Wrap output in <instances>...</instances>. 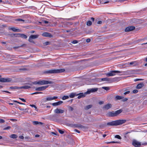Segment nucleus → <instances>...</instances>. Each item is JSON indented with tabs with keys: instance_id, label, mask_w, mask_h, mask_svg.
I'll list each match as a JSON object with an SVG mask.
<instances>
[{
	"instance_id": "1",
	"label": "nucleus",
	"mask_w": 147,
	"mask_h": 147,
	"mask_svg": "<svg viewBox=\"0 0 147 147\" xmlns=\"http://www.w3.org/2000/svg\"><path fill=\"white\" fill-rule=\"evenodd\" d=\"M132 70H127L126 71H112L109 73H107L106 75L108 77L113 76L115 75V74L114 73H121V75H124L127 73H129L132 72Z\"/></svg>"
},
{
	"instance_id": "2",
	"label": "nucleus",
	"mask_w": 147,
	"mask_h": 147,
	"mask_svg": "<svg viewBox=\"0 0 147 147\" xmlns=\"http://www.w3.org/2000/svg\"><path fill=\"white\" fill-rule=\"evenodd\" d=\"M126 121V120L125 119H119L108 122L107 123V125L108 126H116L125 123Z\"/></svg>"
},
{
	"instance_id": "3",
	"label": "nucleus",
	"mask_w": 147,
	"mask_h": 147,
	"mask_svg": "<svg viewBox=\"0 0 147 147\" xmlns=\"http://www.w3.org/2000/svg\"><path fill=\"white\" fill-rule=\"evenodd\" d=\"M123 111L121 109H120L116 111H112L111 112H108L106 114V115L109 117H114L118 115Z\"/></svg>"
},
{
	"instance_id": "4",
	"label": "nucleus",
	"mask_w": 147,
	"mask_h": 147,
	"mask_svg": "<svg viewBox=\"0 0 147 147\" xmlns=\"http://www.w3.org/2000/svg\"><path fill=\"white\" fill-rule=\"evenodd\" d=\"M65 71V69H51L45 71L44 73L46 74H56L64 72Z\"/></svg>"
},
{
	"instance_id": "5",
	"label": "nucleus",
	"mask_w": 147,
	"mask_h": 147,
	"mask_svg": "<svg viewBox=\"0 0 147 147\" xmlns=\"http://www.w3.org/2000/svg\"><path fill=\"white\" fill-rule=\"evenodd\" d=\"M98 88H93L91 89H88L87 91L85 92L86 94H89L91 93H93L97 92L98 90Z\"/></svg>"
},
{
	"instance_id": "6",
	"label": "nucleus",
	"mask_w": 147,
	"mask_h": 147,
	"mask_svg": "<svg viewBox=\"0 0 147 147\" xmlns=\"http://www.w3.org/2000/svg\"><path fill=\"white\" fill-rule=\"evenodd\" d=\"M57 98V96H54L52 97L50 96H49L46 97L45 98L43 99L42 100L43 102H46L47 101H51L54 99H56Z\"/></svg>"
},
{
	"instance_id": "7",
	"label": "nucleus",
	"mask_w": 147,
	"mask_h": 147,
	"mask_svg": "<svg viewBox=\"0 0 147 147\" xmlns=\"http://www.w3.org/2000/svg\"><path fill=\"white\" fill-rule=\"evenodd\" d=\"M40 85L47 84H52L53 83V82L51 81L41 80L39 81Z\"/></svg>"
},
{
	"instance_id": "8",
	"label": "nucleus",
	"mask_w": 147,
	"mask_h": 147,
	"mask_svg": "<svg viewBox=\"0 0 147 147\" xmlns=\"http://www.w3.org/2000/svg\"><path fill=\"white\" fill-rule=\"evenodd\" d=\"M11 81L10 78H0V82H9Z\"/></svg>"
},
{
	"instance_id": "9",
	"label": "nucleus",
	"mask_w": 147,
	"mask_h": 147,
	"mask_svg": "<svg viewBox=\"0 0 147 147\" xmlns=\"http://www.w3.org/2000/svg\"><path fill=\"white\" fill-rule=\"evenodd\" d=\"M13 36H18L21 37L24 39H26L27 38V36L26 35L23 34H12Z\"/></svg>"
},
{
	"instance_id": "10",
	"label": "nucleus",
	"mask_w": 147,
	"mask_h": 147,
	"mask_svg": "<svg viewBox=\"0 0 147 147\" xmlns=\"http://www.w3.org/2000/svg\"><path fill=\"white\" fill-rule=\"evenodd\" d=\"M135 28V27L133 26H128L125 28V32H129L134 30Z\"/></svg>"
},
{
	"instance_id": "11",
	"label": "nucleus",
	"mask_w": 147,
	"mask_h": 147,
	"mask_svg": "<svg viewBox=\"0 0 147 147\" xmlns=\"http://www.w3.org/2000/svg\"><path fill=\"white\" fill-rule=\"evenodd\" d=\"M132 145L136 147H139L140 146L141 143L137 140H134L132 142Z\"/></svg>"
},
{
	"instance_id": "12",
	"label": "nucleus",
	"mask_w": 147,
	"mask_h": 147,
	"mask_svg": "<svg viewBox=\"0 0 147 147\" xmlns=\"http://www.w3.org/2000/svg\"><path fill=\"white\" fill-rule=\"evenodd\" d=\"M54 112L55 113H62L64 112V110L60 109L57 108L54 111Z\"/></svg>"
},
{
	"instance_id": "13",
	"label": "nucleus",
	"mask_w": 147,
	"mask_h": 147,
	"mask_svg": "<svg viewBox=\"0 0 147 147\" xmlns=\"http://www.w3.org/2000/svg\"><path fill=\"white\" fill-rule=\"evenodd\" d=\"M48 86H42L40 87H38L35 89L36 91H42L45 90L47 88Z\"/></svg>"
},
{
	"instance_id": "14",
	"label": "nucleus",
	"mask_w": 147,
	"mask_h": 147,
	"mask_svg": "<svg viewBox=\"0 0 147 147\" xmlns=\"http://www.w3.org/2000/svg\"><path fill=\"white\" fill-rule=\"evenodd\" d=\"M112 105L111 104H107L104 105L103 109L105 110H108L112 107Z\"/></svg>"
},
{
	"instance_id": "15",
	"label": "nucleus",
	"mask_w": 147,
	"mask_h": 147,
	"mask_svg": "<svg viewBox=\"0 0 147 147\" xmlns=\"http://www.w3.org/2000/svg\"><path fill=\"white\" fill-rule=\"evenodd\" d=\"M42 35L43 36L48 37H52L53 36L47 32H45L42 34Z\"/></svg>"
},
{
	"instance_id": "16",
	"label": "nucleus",
	"mask_w": 147,
	"mask_h": 147,
	"mask_svg": "<svg viewBox=\"0 0 147 147\" xmlns=\"http://www.w3.org/2000/svg\"><path fill=\"white\" fill-rule=\"evenodd\" d=\"M63 103V102L60 101L56 102L53 103L52 105L54 106H56L58 105H60L61 104Z\"/></svg>"
},
{
	"instance_id": "17",
	"label": "nucleus",
	"mask_w": 147,
	"mask_h": 147,
	"mask_svg": "<svg viewBox=\"0 0 147 147\" xmlns=\"http://www.w3.org/2000/svg\"><path fill=\"white\" fill-rule=\"evenodd\" d=\"M101 80L102 81H109V82H112L113 81V80L111 79L108 78H102L101 79Z\"/></svg>"
},
{
	"instance_id": "18",
	"label": "nucleus",
	"mask_w": 147,
	"mask_h": 147,
	"mask_svg": "<svg viewBox=\"0 0 147 147\" xmlns=\"http://www.w3.org/2000/svg\"><path fill=\"white\" fill-rule=\"evenodd\" d=\"M144 86L143 83H141L138 84L136 86L137 89H140Z\"/></svg>"
},
{
	"instance_id": "19",
	"label": "nucleus",
	"mask_w": 147,
	"mask_h": 147,
	"mask_svg": "<svg viewBox=\"0 0 147 147\" xmlns=\"http://www.w3.org/2000/svg\"><path fill=\"white\" fill-rule=\"evenodd\" d=\"M20 89H28L30 88H31L30 86L27 85V86H22L20 87H19Z\"/></svg>"
},
{
	"instance_id": "20",
	"label": "nucleus",
	"mask_w": 147,
	"mask_h": 147,
	"mask_svg": "<svg viewBox=\"0 0 147 147\" xmlns=\"http://www.w3.org/2000/svg\"><path fill=\"white\" fill-rule=\"evenodd\" d=\"M39 35H31L30 37L31 38H32L33 39H36L38 38Z\"/></svg>"
},
{
	"instance_id": "21",
	"label": "nucleus",
	"mask_w": 147,
	"mask_h": 147,
	"mask_svg": "<svg viewBox=\"0 0 147 147\" xmlns=\"http://www.w3.org/2000/svg\"><path fill=\"white\" fill-rule=\"evenodd\" d=\"M78 94V99H80L81 98L84 97L86 94H85V93L84 94L83 93H80V94Z\"/></svg>"
},
{
	"instance_id": "22",
	"label": "nucleus",
	"mask_w": 147,
	"mask_h": 147,
	"mask_svg": "<svg viewBox=\"0 0 147 147\" xmlns=\"http://www.w3.org/2000/svg\"><path fill=\"white\" fill-rule=\"evenodd\" d=\"M92 105H88L85 106L84 109L85 110H87L92 108Z\"/></svg>"
},
{
	"instance_id": "23",
	"label": "nucleus",
	"mask_w": 147,
	"mask_h": 147,
	"mask_svg": "<svg viewBox=\"0 0 147 147\" xmlns=\"http://www.w3.org/2000/svg\"><path fill=\"white\" fill-rule=\"evenodd\" d=\"M124 97L123 96H117L115 97V99L116 100H119L123 99Z\"/></svg>"
},
{
	"instance_id": "24",
	"label": "nucleus",
	"mask_w": 147,
	"mask_h": 147,
	"mask_svg": "<svg viewBox=\"0 0 147 147\" xmlns=\"http://www.w3.org/2000/svg\"><path fill=\"white\" fill-rule=\"evenodd\" d=\"M32 122L33 124L34 125H36L40 124L41 125H42L43 124V123H42L40 122H38V121H33Z\"/></svg>"
},
{
	"instance_id": "25",
	"label": "nucleus",
	"mask_w": 147,
	"mask_h": 147,
	"mask_svg": "<svg viewBox=\"0 0 147 147\" xmlns=\"http://www.w3.org/2000/svg\"><path fill=\"white\" fill-rule=\"evenodd\" d=\"M77 95H78V94H76V93H72L70 94L69 96L71 98H73L75 96H76Z\"/></svg>"
},
{
	"instance_id": "26",
	"label": "nucleus",
	"mask_w": 147,
	"mask_h": 147,
	"mask_svg": "<svg viewBox=\"0 0 147 147\" xmlns=\"http://www.w3.org/2000/svg\"><path fill=\"white\" fill-rule=\"evenodd\" d=\"M18 137V136L15 134H11L10 136V137L13 139L16 138Z\"/></svg>"
},
{
	"instance_id": "27",
	"label": "nucleus",
	"mask_w": 147,
	"mask_h": 147,
	"mask_svg": "<svg viewBox=\"0 0 147 147\" xmlns=\"http://www.w3.org/2000/svg\"><path fill=\"white\" fill-rule=\"evenodd\" d=\"M129 64L130 65H133L134 66H136L138 64L137 63L136 61L131 62L129 63Z\"/></svg>"
},
{
	"instance_id": "28",
	"label": "nucleus",
	"mask_w": 147,
	"mask_h": 147,
	"mask_svg": "<svg viewBox=\"0 0 147 147\" xmlns=\"http://www.w3.org/2000/svg\"><path fill=\"white\" fill-rule=\"evenodd\" d=\"M26 46V45L25 44H23L21 45L18 46H17V47H13L14 49H18L21 47H25Z\"/></svg>"
},
{
	"instance_id": "29",
	"label": "nucleus",
	"mask_w": 147,
	"mask_h": 147,
	"mask_svg": "<svg viewBox=\"0 0 147 147\" xmlns=\"http://www.w3.org/2000/svg\"><path fill=\"white\" fill-rule=\"evenodd\" d=\"M19 87L15 86H11L10 87V88L11 89H20Z\"/></svg>"
},
{
	"instance_id": "30",
	"label": "nucleus",
	"mask_w": 147,
	"mask_h": 147,
	"mask_svg": "<svg viewBox=\"0 0 147 147\" xmlns=\"http://www.w3.org/2000/svg\"><path fill=\"white\" fill-rule=\"evenodd\" d=\"M28 41L31 43H35V42L33 40V39L32 38H31L30 37L28 39Z\"/></svg>"
},
{
	"instance_id": "31",
	"label": "nucleus",
	"mask_w": 147,
	"mask_h": 147,
	"mask_svg": "<svg viewBox=\"0 0 147 147\" xmlns=\"http://www.w3.org/2000/svg\"><path fill=\"white\" fill-rule=\"evenodd\" d=\"M101 0H97V1L98 2H99V3L101 4H103V3L104 4H106V3H108L109 2V1H106V2H105L104 3H103L101 1Z\"/></svg>"
},
{
	"instance_id": "32",
	"label": "nucleus",
	"mask_w": 147,
	"mask_h": 147,
	"mask_svg": "<svg viewBox=\"0 0 147 147\" xmlns=\"http://www.w3.org/2000/svg\"><path fill=\"white\" fill-rule=\"evenodd\" d=\"M69 98V96H64L63 97L62 99L63 100H65V99L68 98Z\"/></svg>"
},
{
	"instance_id": "33",
	"label": "nucleus",
	"mask_w": 147,
	"mask_h": 147,
	"mask_svg": "<svg viewBox=\"0 0 147 147\" xmlns=\"http://www.w3.org/2000/svg\"><path fill=\"white\" fill-rule=\"evenodd\" d=\"M92 24V22L90 21H88L87 22L86 24L87 26H90Z\"/></svg>"
},
{
	"instance_id": "34",
	"label": "nucleus",
	"mask_w": 147,
	"mask_h": 147,
	"mask_svg": "<svg viewBox=\"0 0 147 147\" xmlns=\"http://www.w3.org/2000/svg\"><path fill=\"white\" fill-rule=\"evenodd\" d=\"M78 127L80 128H82L85 129V128H86V127L85 126H83V125H82L81 124H79Z\"/></svg>"
},
{
	"instance_id": "35",
	"label": "nucleus",
	"mask_w": 147,
	"mask_h": 147,
	"mask_svg": "<svg viewBox=\"0 0 147 147\" xmlns=\"http://www.w3.org/2000/svg\"><path fill=\"white\" fill-rule=\"evenodd\" d=\"M102 88L106 90H108L109 89V88L108 87H103Z\"/></svg>"
},
{
	"instance_id": "36",
	"label": "nucleus",
	"mask_w": 147,
	"mask_h": 147,
	"mask_svg": "<svg viewBox=\"0 0 147 147\" xmlns=\"http://www.w3.org/2000/svg\"><path fill=\"white\" fill-rule=\"evenodd\" d=\"M115 138H117L119 139H121V137L119 135H116L115 136Z\"/></svg>"
},
{
	"instance_id": "37",
	"label": "nucleus",
	"mask_w": 147,
	"mask_h": 147,
	"mask_svg": "<svg viewBox=\"0 0 147 147\" xmlns=\"http://www.w3.org/2000/svg\"><path fill=\"white\" fill-rule=\"evenodd\" d=\"M16 20V21H19V22L22 21L23 22L25 21L24 20H22V19H20V18L17 19Z\"/></svg>"
},
{
	"instance_id": "38",
	"label": "nucleus",
	"mask_w": 147,
	"mask_h": 147,
	"mask_svg": "<svg viewBox=\"0 0 147 147\" xmlns=\"http://www.w3.org/2000/svg\"><path fill=\"white\" fill-rule=\"evenodd\" d=\"M32 84H39V81L38 82L35 81V82H33L32 83Z\"/></svg>"
},
{
	"instance_id": "39",
	"label": "nucleus",
	"mask_w": 147,
	"mask_h": 147,
	"mask_svg": "<svg viewBox=\"0 0 147 147\" xmlns=\"http://www.w3.org/2000/svg\"><path fill=\"white\" fill-rule=\"evenodd\" d=\"M71 42L73 44H75L78 43V41L77 40H75Z\"/></svg>"
},
{
	"instance_id": "40",
	"label": "nucleus",
	"mask_w": 147,
	"mask_h": 147,
	"mask_svg": "<svg viewBox=\"0 0 147 147\" xmlns=\"http://www.w3.org/2000/svg\"><path fill=\"white\" fill-rule=\"evenodd\" d=\"M11 29L14 32H17L18 30L16 28H11Z\"/></svg>"
},
{
	"instance_id": "41",
	"label": "nucleus",
	"mask_w": 147,
	"mask_h": 147,
	"mask_svg": "<svg viewBox=\"0 0 147 147\" xmlns=\"http://www.w3.org/2000/svg\"><path fill=\"white\" fill-rule=\"evenodd\" d=\"M11 128V127L10 126H8L7 127H6L5 128H4L3 129V130H8L10 129Z\"/></svg>"
},
{
	"instance_id": "42",
	"label": "nucleus",
	"mask_w": 147,
	"mask_h": 147,
	"mask_svg": "<svg viewBox=\"0 0 147 147\" xmlns=\"http://www.w3.org/2000/svg\"><path fill=\"white\" fill-rule=\"evenodd\" d=\"M50 43V42H45L44 44L45 45H49Z\"/></svg>"
},
{
	"instance_id": "43",
	"label": "nucleus",
	"mask_w": 147,
	"mask_h": 147,
	"mask_svg": "<svg viewBox=\"0 0 147 147\" xmlns=\"http://www.w3.org/2000/svg\"><path fill=\"white\" fill-rule=\"evenodd\" d=\"M58 131L61 134H63L64 133V131L61 130L59 129Z\"/></svg>"
},
{
	"instance_id": "44",
	"label": "nucleus",
	"mask_w": 147,
	"mask_h": 147,
	"mask_svg": "<svg viewBox=\"0 0 147 147\" xmlns=\"http://www.w3.org/2000/svg\"><path fill=\"white\" fill-rule=\"evenodd\" d=\"M13 102H17L19 104H20L25 105V104H24V103H22L20 102H18V101H16V100H14Z\"/></svg>"
},
{
	"instance_id": "45",
	"label": "nucleus",
	"mask_w": 147,
	"mask_h": 147,
	"mask_svg": "<svg viewBox=\"0 0 147 147\" xmlns=\"http://www.w3.org/2000/svg\"><path fill=\"white\" fill-rule=\"evenodd\" d=\"M5 122L4 120L2 119H0V123H4Z\"/></svg>"
},
{
	"instance_id": "46",
	"label": "nucleus",
	"mask_w": 147,
	"mask_h": 147,
	"mask_svg": "<svg viewBox=\"0 0 147 147\" xmlns=\"http://www.w3.org/2000/svg\"><path fill=\"white\" fill-rule=\"evenodd\" d=\"M18 109H19V110H20L21 111H24V110H27V108H26V109H24L21 108L20 107H18Z\"/></svg>"
},
{
	"instance_id": "47",
	"label": "nucleus",
	"mask_w": 147,
	"mask_h": 147,
	"mask_svg": "<svg viewBox=\"0 0 147 147\" xmlns=\"http://www.w3.org/2000/svg\"><path fill=\"white\" fill-rule=\"evenodd\" d=\"M143 80L141 79H135L134 80V81L135 82H136L139 80Z\"/></svg>"
},
{
	"instance_id": "48",
	"label": "nucleus",
	"mask_w": 147,
	"mask_h": 147,
	"mask_svg": "<svg viewBox=\"0 0 147 147\" xmlns=\"http://www.w3.org/2000/svg\"><path fill=\"white\" fill-rule=\"evenodd\" d=\"M69 109L71 111H73L74 110V108L71 107H69Z\"/></svg>"
},
{
	"instance_id": "49",
	"label": "nucleus",
	"mask_w": 147,
	"mask_h": 147,
	"mask_svg": "<svg viewBox=\"0 0 147 147\" xmlns=\"http://www.w3.org/2000/svg\"><path fill=\"white\" fill-rule=\"evenodd\" d=\"M111 143H119V142H115V141H111L110 142Z\"/></svg>"
},
{
	"instance_id": "50",
	"label": "nucleus",
	"mask_w": 147,
	"mask_h": 147,
	"mask_svg": "<svg viewBox=\"0 0 147 147\" xmlns=\"http://www.w3.org/2000/svg\"><path fill=\"white\" fill-rule=\"evenodd\" d=\"M138 92V90H134L133 91V92L134 93H136Z\"/></svg>"
},
{
	"instance_id": "51",
	"label": "nucleus",
	"mask_w": 147,
	"mask_h": 147,
	"mask_svg": "<svg viewBox=\"0 0 147 147\" xmlns=\"http://www.w3.org/2000/svg\"><path fill=\"white\" fill-rule=\"evenodd\" d=\"M130 92L129 91H127V92H125L124 93V95H126L127 94H129V93H130Z\"/></svg>"
},
{
	"instance_id": "52",
	"label": "nucleus",
	"mask_w": 147,
	"mask_h": 147,
	"mask_svg": "<svg viewBox=\"0 0 147 147\" xmlns=\"http://www.w3.org/2000/svg\"><path fill=\"white\" fill-rule=\"evenodd\" d=\"M86 41L87 42H89L90 41V38H88L86 40Z\"/></svg>"
},
{
	"instance_id": "53",
	"label": "nucleus",
	"mask_w": 147,
	"mask_h": 147,
	"mask_svg": "<svg viewBox=\"0 0 147 147\" xmlns=\"http://www.w3.org/2000/svg\"><path fill=\"white\" fill-rule=\"evenodd\" d=\"M42 93L41 92H35L34 93H32V94H39V93Z\"/></svg>"
},
{
	"instance_id": "54",
	"label": "nucleus",
	"mask_w": 147,
	"mask_h": 147,
	"mask_svg": "<svg viewBox=\"0 0 147 147\" xmlns=\"http://www.w3.org/2000/svg\"><path fill=\"white\" fill-rule=\"evenodd\" d=\"M74 131H75L76 132L78 133H80V131L77 129H75L74 130Z\"/></svg>"
},
{
	"instance_id": "55",
	"label": "nucleus",
	"mask_w": 147,
	"mask_h": 147,
	"mask_svg": "<svg viewBox=\"0 0 147 147\" xmlns=\"http://www.w3.org/2000/svg\"><path fill=\"white\" fill-rule=\"evenodd\" d=\"M19 138L20 139H23L24 138V136H20L19 137Z\"/></svg>"
},
{
	"instance_id": "56",
	"label": "nucleus",
	"mask_w": 147,
	"mask_h": 147,
	"mask_svg": "<svg viewBox=\"0 0 147 147\" xmlns=\"http://www.w3.org/2000/svg\"><path fill=\"white\" fill-rule=\"evenodd\" d=\"M74 126L75 127H78L79 124H74Z\"/></svg>"
},
{
	"instance_id": "57",
	"label": "nucleus",
	"mask_w": 147,
	"mask_h": 147,
	"mask_svg": "<svg viewBox=\"0 0 147 147\" xmlns=\"http://www.w3.org/2000/svg\"><path fill=\"white\" fill-rule=\"evenodd\" d=\"M19 99L20 100H22V101L23 102H26L25 100V99H24L23 98H19Z\"/></svg>"
},
{
	"instance_id": "58",
	"label": "nucleus",
	"mask_w": 147,
	"mask_h": 147,
	"mask_svg": "<svg viewBox=\"0 0 147 147\" xmlns=\"http://www.w3.org/2000/svg\"><path fill=\"white\" fill-rule=\"evenodd\" d=\"M104 103V102L103 101H100L99 102V104L100 105H102Z\"/></svg>"
},
{
	"instance_id": "59",
	"label": "nucleus",
	"mask_w": 147,
	"mask_h": 147,
	"mask_svg": "<svg viewBox=\"0 0 147 147\" xmlns=\"http://www.w3.org/2000/svg\"><path fill=\"white\" fill-rule=\"evenodd\" d=\"M102 23V22L101 21H99L97 22V24H101Z\"/></svg>"
},
{
	"instance_id": "60",
	"label": "nucleus",
	"mask_w": 147,
	"mask_h": 147,
	"mask_svg": "<svg viewBox=\"0 0 147 147\" xmlns=\"http://www.w3.org/2000/svg\"><path fill=\"white\" fill-rule=\"evenodd\" d=\"M14 63L16 64H18L20 63V62L19 61H16V62H14Z\"/></svg>"
},
{
	"instance_id": "61",
	"label": "nucleus",
	"mask_w": 147,
	"mask_h": 147,
	"mask_svg": "<svg viewBox=\"0 0 147 147\" xmlns=\"http://www.w3.org/2000/svg\"><path fill=\"white\" fill-rule=\"evenodd\" d=\"M127 100H128L127 98H125L123 100V102L126 101H127Z\"/></svg>"
},
{
	"instance_id": "62",
	"label": "nucleus",
	"mask_w": 147,
	"mask_h": 147,
	"mask_svg": "<svg viewBox=\"0 0 147 147\" xmlns=\"http://www.w3.org/2000/svg\"><path fill=\"white\" fill-rule=\"evenodd\" d=\"M30 106L32 107H35V105H30Z\"/></svg>"
},
{
	"instance_id": "63",
	"label": "nucleus",
	"mask_w": 147,
	"mask_h": 147,
	"mask_svg": "<svg viewBox=\"0 0 147 147\" xmlns=\"http://www.w3.org/2000/svg\"><path fill=\"white\" fill-rule=\"evenodd\" d=\"M2 91L3 92H5L8 93H11L10 92H9L8 91Z\"/></svg>"
},
{
	"instance_id": "64",
	"label": "nucleus",
	"mask_w": 147,
	"mask_h": 147,
	"mask_svg": "<svg viewBox=\"0 0 147 147\" xmlns=\"http://www.w3.org/2000/svg\"><path fill=\"white\" fill-rule=\"evenodd\" d=\"M91 19L93 22L94 20V18L93 17L91 18Z\"/></svg>"
}]
</instances>
